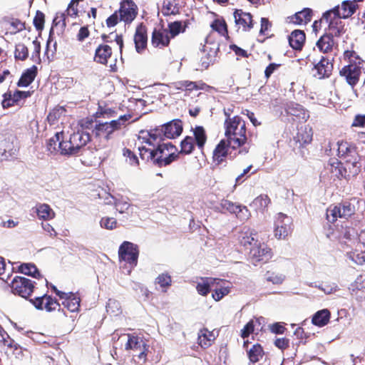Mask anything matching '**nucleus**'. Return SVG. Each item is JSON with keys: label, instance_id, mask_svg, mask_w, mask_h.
Listing matches in <instances>:
<instances>
[{"label": "nucleus", "instance_id": "f257e3e1", "mask_svg": "<svg viewBox=\"0 0 365 365\" xmlns=\"http://www.w3.org/2000/svg\"><path fill=\"white\" fill-rule=\"evenodd\" d=\"M158 135L153 131H141L138 136V150L143 160L152 161L158 166L168 165L177 157V148L171 143H163L156 149L146 148L145 145H154Z\"/></svg>", "mask_w": 365, "mask_h": 365}, {"label": "nucleus", "instance_id": "f03ea898", "mask_svg": "<svg viewBox=\"0 0 365 365\" xmlns=\"http://www.w3.org/2000/svg\"><path fill=\"white\" fill-rule=\"evenodd\" d=\"M225 115L227 116L225 121V135L230 146L236 149L247 140L245 122L238 115L230 117L227 110H225Z\"/></svg>", "mask_w": 365, "mask_h": 365}, {"label": "nucleus", "instance_id": "7ed1b4c3", "mask_svg": "<svg viewBox=\"0 0 365 365\" xmlns=\"http://www.w3.org/2000/svg\"><path fill=\"white\" fill-rule=\"evenodd\" d=\"M337 146L338 155L345 160L350 173L357 175L360 171L361 163L356 147L346 141L338 142Z\"/></svg>", "mask_w": 365, "mask_h": 365}, {"label": "nucleus", "instance_id": "20e7f679", "mask_svg": "<svg viewBox=\"0 0 365 365\" xmlns=\"http://www.w3.org/2000/svg\"><path fill=\"white\" fill-rule=\"evenodd\" d=\"M90 141V135L83 131H78L70 136L69 140H62L58 144L61 155H73L78 154L81 150Z\"/></svg>", "mask_w": 365, "mask_h": 365}, {"label": "nucleus", "instance_id": "39448f33", "mask_svg": "<svg viewBox=\"0 0 365 365\" xmlns=\"http://www.w3.org/2000/svg\"><path fill=\"white\" fill-rule=\"evenodd\" d=\"M130 118V115H123L116 120L110 122L98 123L96 124L93 132L96 137L106 140L110 139L112 134L125 125V123Z\"/></svg>", "mask_w": 365, "mask_h": 365}, {"label": "nucleus", "instance_id": "423d86ee", "mask_svg": "<svg viewBox=\"0 0 365 365\" xmlns=\"http://www.w3.org/2000/svg\"><path fill=\"white\" fill-rule=\"evenodd\" d=\"M357 7L358 6L354 1H344L340 6H338L324 13L322 21L329 24V27L331 28L336 18L337 20L348 18L356 11Z\"/></svg>", "mask_w": 365, "mask_h": 365}, {"label": "nucleus", "instance_id": "0eeeda50", "mask_svg": "<svg viewBox=\"0 0 365 365\" xmlns=\"http://www.w3.org/2000/svg\"><path fill=\"white\" fill-rule=\"evenodd\" d=\"M138 254V246L132 242H124L119 247L120 259L128 263L131 268L137 264Z\"/></svg>", "mask_w": 365, "mask_h": 365}, {"label": "nucleus", "instance_id": "6e6552de", "mask_svg": "<svg viewBox=\"0 0 365 365\" xmlns=\"http://www.w3.org/2000/svg\"><path fill=\"white\" fill-rule=\"evenodd\" d=\"M11 287L14 294L27 298L33 292L34 284L31 279L16 276L12 279Z\"/></svg>", "mask_w": 365, "mask_h": 365}, {"label": "nucleus", "instance_id": "1a4fd4ad", "mask_svg": "<svg viewBox=\"0 0 365 365\" xmlns=\"http://www.w3.org/2000/svg\"><path fill=\"white\" fill-rule=\"evenodd\" d=\"M354 208L350 204L339 205H330L327 210V218L329 222H334L338 217L346 218L351 216Z\"/></svg>", "mask_w": 365, "mask_h": 365}, {"label": "nucleus", "instance_id": "9d476101", "mask_svg": "<svg viewBox=\"0 0 365 365\" xmlns=\"http://www.w3.org/2000/svg\"><path fill=\"white\" fill-rule=\"evenodd\" d=\"M309 61H312L314 64L312 74L314 77L322 79L331 75L333 69V65L328 58L322 56L317 62L315 60L312 61L311 59V56H309Z\"/></svg>", "mask_w": 365, "mask_h": 365}, {"label": "nucleus", "instance_id": "9b49d317", "mask_svg": "<svg viewBox=\"0 0 365 365\" xmlns=\"http://www.w3.org/2000/svg\"><path fill=\"white\" fill-rule=\"evenodd\" d=\"M120 16V21L125 24H130L137 16L138 6L131 0H123L118 11Z\"/></svg>", "mask_w": 365, "mask_h": 365}, {"label": "nucleus", "instance_id": "f8f14e48", "mask_svg": "<svg viewBox=\"0 0 365 365\" xmlns=\"http://www.w3.org/2000/svg\"><path fill=\"white\" fill-rule=\"evenodd\" d=\"M289 225L290 218L283 213H278L274 224V237L278 240L285 239L289 232Z\"/></svg>", "mask_w": 365, "mask_h": 365}, {"label": "nucleus", "instance_id": "ddd939ff", "mask_svg": "<svg viewBox=\"0 0 365 365\" xmlns=\"http://www.w3.org/2000/svg\"><path fill=\"white\" fill-rule=\"evenodd\" d=\"M125 349L133 350V355L138 356L140 361H145L148 346L141 338L129 335Z\"/></svg>", "mask_w": 365, "mask_h": 365}, {"label": "nucleus", "instance_id": "4468645a", "mask_svg": "<svg viewBox=\"0 0 365 365\" xmlns=\"http://www.w3.org/2000/svg\"><path fill=\"white\" fill-rule=\"evenodd\" d=\"M327 170L330 173V178L334 180L335 179H340L342 178H348L356 175L351 174L348 166L345 164L344 166L340 162L336 159L330 160Z\"/></svg>", "mask_w": 365, "mask_h": 365}, {"label": "nucleus", "instance_id": "2eb2a0df", "mask_svg": "<svg viewBox=\"0 0 365 365\" xmlns=\"http://www.w3.org/2000/svg\"><path fill=\"white\" fill-rule=\"evenodd\" d=\"M56 290V294L62 301L63 306L71 312H77L80 307V298L75 294L69 292L66 293Z\"/></svg>", "mask_w": 365, "mask_h": 365}, {"label": "nucleus", "instance_id": "dca6fc26", "mask_svg": "<svg viewBox=\"0 0 365 365\" xmlns=\"http://www.w3.org/2000/svg\"><path fill=\"white\" fill-rule=\"evenodd\" d=\"M250 255L254 262H267L272 257L271 249L264 244L252 247Z\"/></svg>", "mask_w": 365, "mask_h": 365}, {"label": "nucleus", "instance_id": "f3484780", "mask_svg": "<svg viewBox=\"0 0 365 365\" xmlns=\"http://www.w3.org/2000/svg\"><path fill=\"white\" fill-rule=\"evenodd\" d=\"M31 302L38 309H45L48 312L55 310L59 306L56 299L48 295L36 297L34 299H31Z\"/></svg>", "mask_w": 365, "mask_h": 365}, {"label": "nucleus", "instance_id": "a211bd4d", "mask_svg": "<svg viewBox=\"0 0 365 365\" xmlns=\"http://www.w3.org/2000/svg\"><path fill=\"white\" fill-rule=\"evenodd\" d=\"M234 18L239 29H241L242 31H246L252 27V19L250 13L244 12L242 10H236L234 13Z\"/></svg>", "mask_w": 365, "mask_h": 365}, {"label": "nucleus", "instance_id": "6ab92c4d", "mask_svg": "<svg viewBox=\"0 0 365 365\" xmlns=\"http://www.w3.org/2000/svg\"><path fill=\"white\" fill-rule=\"evenodd\" d=\"M360 73V68L354 64L346 66L340 71V74L346 78V81L351 86L356 84Z\"/></svg>", "mask_w": 365, "mask_h": 365}, {"label": "nucleus", "instance_id": "aec40b11", "mask_svg": "<svg viewBox=\"0 0 365 365\" xmlns=\"http://www.w3.org/2000/svg\"><path fill=\"white\" fill-rule=\"evenodd\" d=\"M182 131V122L179 120H173L165 124L163 128V132L168 138H175L179 136Z\"/></svg>", "mask_w": 365, "mask_h": 365}, {"label": "nucleus", "instance_id": "412c9836", "mask_svg": "<svg viewBox=\"0 0 365 365\" xmlns=\"http://www.w3.org/2000/svg\"><path fill=\"white\" fill-rule=\"evenodd\" d=\"M147 32L145 26L140 24L136 28L135 34L134 36V42L137 52L140 53L147 45Z\"/></svg>", "mask_w": 365, "mask_h": 365}, {"label": "nucleus", "instance_id": "4be33fe9", "mask_svg": "<svg viewBox=\"0 0 365 365\" xmlns=\"http://www.w3.org/2000/svg\"><path fill=\"white\" fill-rule=\"evenodd\" d=\"M170 42L169 32L167 29H155L153 33L152 44L155 47L168 46Z\"/></svg>", "mask_w": 365, "mask_h": 365}, {"label": "nucleus", "instance_id": "5701e85b", "mask_svg": "<svg viewBox=\"0 0 365 365\" xmlns=\"http://www.w3.org/2000/svg\"><path fill=\"white\" fill-rule=\"evenodd\" d=\"M220 282V279L217 278H202L197 283L196 289L199 294L206 296L210 292V288L215 286V284H218Z\"/></svg>", "mask_w": 365, "mask_h": 365}, {"label": "nucleus", "instance_id": "b1692460", "mask_svg": "<svg viewBox=\"0 0 365 365\" xmlns=\"http://www.w3.org/2000/svg\"><path fill=\"white\" fill-rule=\"evenodd\" d=\"M206 87L205 83H196L192 81H181L178 83V89H182L185 91V96L194 93V96H199L200 93H195L199 90H203Z\"/></svg>", "mask_w": 365, "mask_h": 365}, {"label": "nucleus", "instance_id": "393cba45", "mask_svg": "<svg viewBox=\"0 0 365 365\" xmlns=\"http://www.w3.org/2000/svg\"><path fill=\"white\" fill-rule=\"evenodd\" d=\"M215 338L216 334L214 331L202 329L198 333V344L202 348L206 349L211 346Z\"/></svg>", "mask_w": 365, "mask_h": 365}, {"label": "nucleus", "instance_id": "a878e982", "mask_svg": "<svg viewBox=\"0 0 365 365\" xmlns=\"http://www.w3.org/2000/svg\"><path fill=\"white\" fill-rule=\"evenodd\" d=\"M220 281L221 282L220 284H215L216 288L213 290L212 294V299L216 302H219L224 297L227 296L231 289L230 283L225 282L222 279H220Z\"/></svg>", "mask_w": 365, "mask_h": 365}, {"label": "nucleus", "instance_id": "bb28decb", "mask_svg": "<svg viewBox=\"0 0 365 365\" xmlns=\"http://www.w3.org/2000/svg\"><path fill=\"white\" fill-rule=\"evenodd\" d=\"M112 49L108 45L101 44L96 49L94 61L105 64L111 56Z\"/></svg>", "mask_w": 365, "mask_h": 365}, {"label": "nucleus", "instance_id": "cd10ccee", "mask_svg": "<svg viewBox=\"0 0 365 365\" xmlns=\"http://www.w3.org/2000/svg\"><path fill=\"white\" fill-rule=\"evenodd\" d=\"M254 235H255V233L253 230H251L249 228H244L239 233V243L245 248H248L253 244L255 245L257 241L255 240Z\"/></svg>", "mask_w": 365, "mask_h": 365}, {"label": "nucleus", "instance_id": "c85d7f7f", "mask_svg": "<svg viewBox=\"0 0 365 365\" xmlns=\"http://www.w3.org/2000/svg\"><path fill=\"white\" fill-rule=\"evenodd\" d=\"M228 142L222 140L213 151V160L217 164L221 163L227 155Z\"/></svg>", "mask_w": 365, "mask_h": 365}, {"label": "nucleus", "instance_id": "c756f323", "mask_svg": "<svg viewBox=\"0 0 365 365\" xmlns=\"http://www.w3.org/2000/svg\"><path fill=\"white\" fill-rule=\"evenodd\" d=\"M36 212L40 220H50L55 217V212L48 204L41 203L36 205Z\"/></svg>", "mask_w": 365, "mask_h": 365}, {"label": "nucleus", "instance_id": "7c9ffc66", "mask_svg": "<svg viewBox=\"0 0 365 365\" xmlns=\"http://www.w3.org/2000/svg\"><path fill=\"white\" fill-rule=\"evenodd\" d=\"M305 41V34L302 31L295 30L289 36L290 46L294 49H300Z\"/></svg>", "mask_w": 365, "mask_h": 365}, {"label": "nucleus", "instance_id": "2f4dec72", "mask_svg": "<svg viewBox=\"0 0 365 365\" xmlns=\"http://www.w3.org/2000/svg\"><path fill=\"white\" fill-rule=\"evenodd\" d=\"M312 130L309 126L301 127L298 130V133L296 136L297 141L300 145H304L309 144L312 140Z\"/></svg>", "mask_w": 365, "mask_h": 365}, {"label": "nucleus", "instance_id": "473e14b6", "mask_svg": "<svg viewBox=\"0 0 365 365\" xmlns=\"http://www.w3.org/2000/svg\"><path fill=\"white\" fill-rule=\"evenodd\" d=\"M330 319V312L327 309L318 311L313 316L312 323L319 327H324L328 324Z\"/></svg>", "mask_w": 365, "mask_h": 365}, {"label": "nucleus", "instance_id": "72a5a7b5", "mask_svg": "<svg viewBox=\"0 0 365 365\" xmlns=\"http://www.w3.org/2000/svg\"><path fill=\"white\" fill-rule=\"evenodd\" d=\"M37 73V68L35 66L27 69L21 76L18 82V86L26 87L30 85L34 80Z\"/></svg>", "mask_w": 365, "mask_h": 365}, {"label": "nucleus", "instance_id": "f704fd0d", "mask_svg": "<svg viewBox=\"0 0 365 365\" xmlns=\"http://www.w3.org/2000/svg\"><path fill=\"white\" fill-rule=\"evenodd\" d=\"M312 10L304 9L290 17V21L296 24H307L311 21Z\"/></svg>", "mask_w": 365, "mask_h": 365}, {"label": "nucleus", "instance_id": "c9c22d12", "mask_svg": "<svg viewBox=\"0 0 365 365\" xmlns=\"http://www.w3.org/2000/svg\"><path fill=\"white\" fill-rule=\"evenodd\" d=\"M269 203L270 199L267 195H260L252 201L250 206L256 211L263 212L267 208Z\"/></svg>", "mask_w": 365, "mask_h": 365}, {"label": "nucleus", "instance_id": "e433bc0d", "mask_svg": "<svg viewBox=\"0 0 365 365\" xmlns=\"http://www.w3.org/2000/svg\"><path fill=\"white\" fill-rule=\"evenodd\" d=\"M107 203H113L116 210H118L120 213L126 212L131 206L128 200L123 197L120 198H114L113 197L110 196Z\"/></svg>", "mask_w": 365, "mask_h": 365}, {"label": "nucleus", "instance_id": "4c0bfd02", "mask_svg": "<svg viewBox=\"0 0 365 365\" xmlns=\"http://www.w3.org/2000/svg\"><path fill=\"white\" fill-rule=\"evenodd\" d=\"M19 272L34 278H41V275L35 264L32 263H23L18 267Z\"/></svg>", "mask_w": 365, "mask_h": 365}, {"label": "nucleus", "instance_id": "58836bf2", "mask_svg": "<svg viewBox=\"0 0 365 365\" xmlns=\"http://www.w3.org/2000/svg\"><path fill=\"white\" fill-rule=\"evenodd\" d=\"M65 113L66 110L63 107H55L49 112L47 116V120L50 125H54L58 123L61 118L65 115Z\"/></svg>", "mask_w": 365, "mask_h": 365}, {"label": "nucleus", "instance_id": "ea45409f", "mask_svg": "<svg viewBox=\"0 0 365 365\" xmlns=\"http://www.w3.org/2000/svg\"><path fill=\"white\" fill-rule=\"evenodd\" d=\"M334 44V42L332 36L324 35L317 41V46L321 51L327 53L332 49Z\"/></svg>", "mask_w": 365, "mask_h": 365}, {"label": "nucleus", "instance_id": "a19ab883", "mask_svg": "<svg viewBox=\"0 0 365 365\" xmlns=\"http://www.w3.org/2000/svg\"><path fill=\"white\" fill-rule=\"evenodd\" d=\"M155 282L159 284L163 292H166L171 286L172 278L168 272H163L155 278Z\"/></svg>", "mask_w": 365, "mask_h": 365}, {"label": "nucleus", "instance_id": "79ce46f5", "mask_svg": "<svg viewBox=\"0 0 365 365\" xmlns=\"http://www.w3.org/2000/svg\"><path fill=\"white\" fill-rule=\"evenodd\" d=\"M193 135L197 145L199 148H202L207 140V135L204 128L202 126H196L193 129Z\"/></svg>", "mask_w": 365, "mask_h": 365}, {"label": "nucleus", "instance_id": "37998d69", "mask_svg": "<svg viewBox=\"0 0 365 365\" xmlns=\"http://www.w3.org/2000/svg\"><path fill=\"white\" fill-rule=\"evenodd\" d=\"M29 56L28 48L21 43H17L14 50V58L18 61H25Z\"/></svg>", "mask_w": 365, "mask_h": 365}, {"label": "nucleus", "instance_id": "c03bdc74", "mask_svg": "<svg viewBox=\"0 0 365 365\" xmlns=\"http://www.w3.org/2000/svg\"><path fill=\"white\" fill-rule=\"evenodd\" d=\"M178 12V8L174 1L171 0H165L163 1L162 13L164 16L175 14Z\"/></svg>", "mask_w": 365, "mask_h": 365}, {"label": "nucleus", "instance_id": "a18cd8bd", "mask_svg": "<svg viewBox=\"0 0 365 365\" xmlns=\"http://www.w3.org/2000/svg\"><path fill=\"white\" fill-rule=\"evenodd\" d=\"M265 279L274 284H281L284 282L285 276L279 272L268 271L265 274Z\"/></svg>", "mask_w": 365, "mask_h": 365}, {"label": "nucleus", "instance_id": "49530a36", "mask_svg": "<svg viewBox=\"0 0 365 365\" xmlns=\"http://www.w3.org/2000/svg\"><path fill=\"white\" fill-rule=\"evenodd\" d=\"M211 27L214 31H216L222 36H226L227 35V25L222 19H216L211 24Z\"/></svg>", "mask_w": 365, "mask_h": 365}, {"label": "nucleus", "instance_id": "de8ad7c7", "mask_svg": "<svg viewBox=\"0 0 365 365\" xmlns=\"http://www.w3.org/2000/svg\"><path fill=\"white\" fill-rule=\"evenodd\" d=\"M263 350L260 345H254L248 351L249 359L252 362H257L262 357Z\"/></svg>", "mask_w": 365, "mask_h": 365}, {"label": "nucleus", "instance_id": "09e8293b", "mask_svg": "<svg viewBox=\"0 0 365 365\" xmlns=\"http://www.w3.org/2000/svg\"><path fill=\"white\" fill-rule=\"evenodd\" d=\"M107 313L112 316H118L121 313L120 304L115 299H109L106 306Z\"/></svg>", "mask_w": 365, "mask_h": 365}, {"label": "nucleus", "instance_id": "8fccbe9b", "mask_svg": "<svg viewBox=\"0 0 365 365\" xmlns=\"http://www.w3.org/2000/svg\"><path fill=\"white\" fill-rule=\"evenodd\" d=\"M62 135V133H56L53 137L48 140L47 147L50 152L53 153L59 150L58 144L62 142L60 140Z\"/></svg>", "mask_w": 365, "mask_h": 365}, {"label": "nucleus", "instance_id": "3c124183", "mask_svg": "<svg viewBox=\"0 0 365 365\" xmlns=\"http://www.w3.org/2000/svg\"><path fill=\"white\" fill-rule=\"evenodd\" d=\"M194 138L191 136H187L181 143V153L190 154L194 148Z\"/></svg>", "mask_w": 365, "mask_h": 365}, {"label": "nucleus", "instance_id": "603ef678", "mask_svg": "<svg viewBox=\"0 0 365 365\" xmlns=\"http://www.w3.org/2000/svg\"><path fill=\"white\" fill-rule=\"evenodd\" d=\"M101 227L107 230H113L117 226V220L114 217H105L100 222Z\"/></svg>", "mask_w": 365, "mask_h": 365}, {"label": "nucleus", "instance_id": "864d4df0", "mask_svg": "<svg viewBox=\"0 0 365 365\" xmlns=\"http://www.w3.org/2000/svg\"><path fill=\"white\" fill-rule=\"evenodd\" d=\"M123 155L129 165L132 166H137L138 165V157L129 149L123 150Z\"/></svg>", "mask_w": 365, "mask_h": 365}, {"label": "nucleus", "instance_id": "5fc2aeb1", "mask_svg": "<svg viewBox=\"0 0 365 365\" xmlns=\"http://www.w3.org/2000/svg\"><path fill=\"white\" fill-rule=\"evenodd\" d=\"M183 31L184 29L182 27L181 22L175 21L169 24L168 32L171 34L172 37H175V36L178 35L180 33Z\"/></svg>", "mask_w": 365, "mask_h": 365}, {"label": "nucleus", "instance_id": "6e6d98bb", "mask_svg": "<svg viewBox=\"0 0 365 365\" xmlns=\"http://www.w3.org/2000/svg\"><path fill=\"white\" fill-rule=\"evenodd\" d=\"M25 29V24L19 19H13L10 23V32L16 34Z\"/></svg>", "mask_w": 365, "mask_h": 365}, {"label": "nucleus", "instance_id": "4d7b16f0", "mask_svg": "<svg viewBox=\"0 0 365 365\" xmlns=\"http://www.w3.org/2000/svg\"><path fill=\"white\" fill-rule=\"evenodd\" d=\"M235 215L242 221L247 220L251 216L247 207L241 205H239V209L236 210Z\"/></svg>", "mask_w": 365, "mask_h": 365}, {"label": "nucleus", "instance_id": "13d9d810", "mask_svg": "<svg viewBox=\"0 0 365 365\" xmlns=\"http://www.w3.org/2000/svg\"><path fill=\"white\" fill-rule=\"evenodd\" d=\"M222 210L235 214L236 210L239 209V205L235 204L229 200H223L220 203Z\"/></svg>", "mask_w": 365, "mask_h": 365}, {"label": "nucleus", "instance_id": "bf43d9fd", "mask_svg": "<svg viewBox=\"0 0 365 365\" xmlns=\"http://www.w3.org/2000/svg\"><path fill=\"white\" fill-rule=\"evenodd\" d=\"M12 95V101L15 104H19L22 99H25L31 96L29 91H16Z\"/></svg>", "mask_w": 365, "mask_h": 365}, {"label": "nucleus", "instance_id": "052dcab7", "mask_svg": "<svg viewBox=\"0 0 365 365\" xmlns=\"http://www.w3.org/2000/svg\"><path fill=\"white\" fill-rule=\"evenodd\" d=\"M254 329H255L254 321L250 320L245 324V326L241 330L240 336L243 339L248 337L254 331Z\"/></svg>", "mask_w": 365, "mask_h": 365}, {"label": "nucleus", "instance_id": "680f3d73", "mask_svg": "<svg viewBox=\"0 0 365 365\" xmlns=\"http://www.w3.org/2000/svg\"><path fill=\"white\" fill-rule=\"evenodd\" d=\"M34 24L37 30H41L44 24V14L42 12L37 11L34 19Z\"/></svg>", "mask_w": 365, "mask_h": 365}, {"label": "nucleus", "instance_id": "e2e57ef3", "mask_svg": "<svg viewBox=\"0 0 365 365\" xmlns=\"http://www.w3.org/2000/svg\"><path fill=\"white\" fill-rule=\"evenodd\" d=\"M0 342H2L5 346L11 347L12 341L7 332L0 326Z\"/></svg>", "mask_w": 365, "mask_h": 365}, {"label": "nucleus", "instance_id": "0e129e2a", "mask_svg": "<svg viewBox=\"0 0 365 365\" xmlns=\"http://www.w3.org/2000/svg\"><path fill=\"white\" fill-rule=\"evenodd\" d=\"M349 258L357 264H363L365 262V254L364 252H353L349 255Z\"/></svg>", "mask_w": 365, "mask_h": 365}, {"label": "nucleus", "instance_id": "69168bd1", "mask_svg": "<svg viewBox=\"0 0 365 365\" xmlns=\"http://www.w3.org/2000/svg\"><path fill=\"white\" fill-rule=\"evenodd\" d=\"M120 16L118 15V12L115 11L106 19V25L108 27H113L118 24Z\"/></svg>", "mask_w": 365, "mask_h": 365}, {"label": "nucleus", "instance_id": "338daca9", "mask_svg": "<svg viewBox=\"0 0 365 365\" xmlns=\"http://www.w3.org/2000/svg\"><path fill=\"white\" fill-rule=\"evenodd\" d=\"M351 125L353 127L365 128V115H356Z\"/></svg>", "mask_w": 365, "mask_h": 365}, {"label": "nucleus", "instance_id": "774afa93", "mask_svg": "<svg viewBox=\"0 0 365 365\" xmlns=\"http://www.w3.org/2000/svg\"><path fill=\"white\" fill-rule=\"evenodd\" d=\"M12 137L9 136L8 138H6L4 140H1L0 143V149L3 150L4 152H6L7 150H11L12 148Z\"/></svg>", "mask_w": 365, "mask_h": 365}]
</instances>
